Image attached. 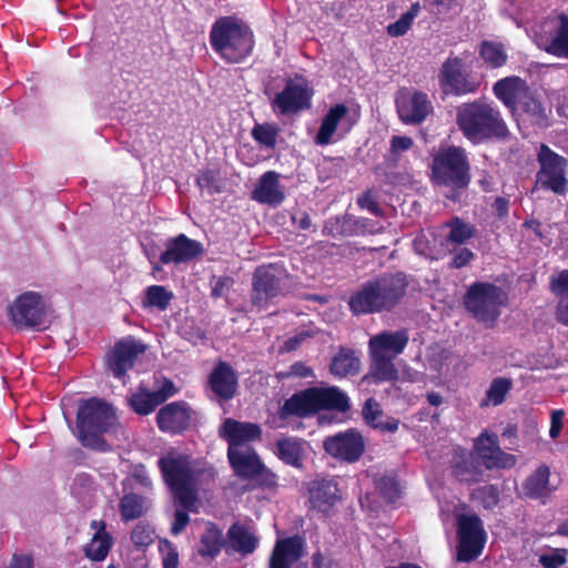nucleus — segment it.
I'll list each match as a JSON object with an SVG mask.
<instances>
[{
    "mask_svg": "<svg viewBox=\"0 0 568 568\" xmlns=\"http://www.w3.org/2000/svg\"><path fill=\"white\" fill-rule=\"evenodd\" d=\"M130 406L139 415H149L156 406L155 397L152 392L141 388L138 393L133 394L129 399Z\"/></svg>",
    "mask_w": 568,
    "mask_h": 568,
    "instance_id": "46",
    "label": "nucleus"
},
{
    "mask_svg": "<svg viewBox=\"0 0 568 568\" xmlns=\"http://www.w3.org/2000/svg\"><path fill=\"white\" fill-rule=\"evenodd\" d=\"M349 407L348 396L338 387H310L285 399L278 409V417L281 420H287L293 416L305 418L324 409L345 413Z\"/></svg>",
    "mask_w": 568,
    "mask_h": 568,
    "instance_id": "6",
    "label": "nucleus"
},
{
    "mask_svg": "<svg viewBox=\"0 0 568 568\" xmlns=\"http://www.w3.org/2000/svg\"><path fill=\"white\" fill-rule=\"evenodd\" d=\"M9 315L18 327L33 328L43 325L45 308L41 295L36 292L19 295L9 307Z\"/></svg>",
    "mask_w": 568,
    "mask_h": 568,
    "instance_id": "14",
    "label": "nucleus"
},
{
    "mask_svg": "<svg viewBox=\"0 0 568 568\" xmlns=\"http://www.w3.org/2000/svg\"><path fill=\"white\" fill-rule=\"evenodd\" d=\"M367 378L374 383L393 382L398 378L394 358L382 354H371V366Z\"/></svg>",
    "mask_w": 568,
    "mask_h": 568,
    "instance_id": "34",
    "label": "nucleus"
},
{
    "mask_svg": "<svg viewBox=\"0 0 568 568\" xmlns=\"http://www.w3.org/2000/svg\"><path fill=\"white\" fill-rule=\"evenodd\" d=\"M145 349L146 346L133 337L119 341L108 356V369L115 378H124L126 372L134 366L138 356L143 354Z\"/></svg>",
    "mask_w": 568,
    "mask_h": 568,
    "instance_id": "17",
    "label": "nucleus"
},
{
    "mask_svg": "<svg viewBox=\"0 0 568 568\" xmlns=\"http://www.w3.org/2000/svg\"><path fill=\"white\" fill-rule=\"evenodd\" d=\"M511 386L513 383L509 378H494L486 393L487 402L485 404L491 403L494 406L500 405L505 400L507 393L511 389Z\"/></svg>",
    "mask_w": 568,
    "mask_h": 568,
    "instance_id": "47",
    "label": "nucleus"
},
{
    "mask_svg": "<svg viewBox=\"0 0 568 568\" xmlns=\"http://www.w3.org/2000/svg\"><path fill=\"white\" fill-rule=\"evenodd\" d=\"M432 179L448 189L445 194L448 200L459 202L470 183V164L465 149L452 145L439 150L433 159Z\"/></svg>",
    "mask_w": 568,
    "mask_h": 568,
    "instance_id": "7",
    "label": "nucleus"
},
{
    "mask_svg": "<svg viewBox=\"0 0 568 568\" xmlns=\"http://www.w3.org/2000/svg\"><path fill=\"white\" fill-rule=\"evenodd\" d=\"M361 369V361L356 356L355 352L341 347L339 351L334 355L329 365V372L336 377H346L348 375H355Z\"/></svg>",
    "mask_w": 568,
    "mask_h": 568,
    "instance_id": "33",
    "label": "nucleus"
},
{
    "mask_svg": "<svg viewBox=\"0 0 568 568\" xmlns=\"http://www.w3.org/2000/svg\"><path fill=\"white\" fill-rule=\"evenodd\" d=\"M227 459L235 476L244 480L261 479L262 484L271 485L272 475L261 460L256 450L250 448H227Z\"/></svg>",
    "mask_w": 568,
    "mask_h": 568,
    "instance_id": "12",
    "label": "nucleus"
},
{
    "mask_svg": "<svg viewBox=\"0 0 568 568\" xmlns=\"http://www.w3.org/2000/svg\"><path fill=\"white\" fill-rule=\"evenodd\" d=\"M307 491L311 508L325 516L338 500V488L333 479L316 478L308 483Z\"/></svg>",
    "mask_w": 568,
    "mask_h": 568,
    "instance_id": "24",
    "label": "nucleus"
},
{
    "mask_svg": "<svg viewBox=\"0 0 568 568\" xmlns=\"http://www.w3.org/2000/svg\"><path fill=\"white\" fill-rule=\"evenodd\" d=\"M348 112V108L343 103L332 106L321 122L314 139L315 143L317 145L331 144L333 135L337 132L338 128L343 130V134L339 138L347 133L352 128V123L347 121Z\"/></svg>",
    "mask_w": 568,
    "mask_h": 568,
    "instance_id": "21",
    "label": "nucleus"
},
{
    "mask_svg": "<svg viewBox=\"0 0 568 568\" xmlns=\"http://www.w3.org/2000/svg\"><path fill=\"white\" fill-rule=\"evenodd\" d=\"M413 139L406 135H394L390 139V151L393 153H400L409 150L413 146Z\"/></svg>",
    "mask_w": 568,
    "mask_h": 568,
    "instance_id": "62",
    "label": "nucleus"
},
{
    "mask_svg": "<svg viewBox=\"0 0 568 568\" xmlns=\"http://www.w3.org/2000/svg\"><path fill=\"white\" fill-rule=\"evenodd\" d=\"M457 560L469 562L476 559L485 545L483 521L477 515H460L457 520Z\"/></svg>",
    "mask_w": 568,
    "mask_h": 568,
    "instance_id": "10",
    "label": "nucleus"
},
{
    "mask_svg": "<svg viewBox=\"0 0 568 568\" xmlns=\"http://www.w3.org/2000/svg\"><path fill=\"white\" fill-rule=\"evenodd\" d=\"M420 12L419 2H414L410 8L400 16V18L387 26V33L390 37H402L408 32L415 18Z\"/></svg>",
    "mask_w": 568,
    "mask_h": 568,
    "instance_id": "44",
    "label": "nucleus"
},
{
    "mask_svg": "<svg viewBox=\"0 0 568 568\" xmlns=\"http://www.w3.org/2000/svg\"><path fill=\"white\" fill-rule=\"evenodd\" d=\"M211 390L222 400L232 399L237 390L239 376L226 362H219L209 376Z\"/></svg>",
    "mask_w": 568,
    "mask_h": 568,
    "instance_id": "26",
    "label": "nucleus"
},
{
    "mask_svg": "<svg viewBox=\"0 0 568 568\" xmlns=\"http://www.w3.org/2000/svg\"><path fill=\"white\" fill-rule=\"evenodd\" d=\"M474 256V253L469 248L460 247L458 250H454L449 266L453 268H462L466 266Z\"/></svg>",
    "mask_w": 568,
    "mask_h": 568,
    "instance_id": "61",
    "label": "nucleus"
},
{
    "mask_svg": "<svg viewBox=\"0 0 568 568\" xmlns=\"http://www.w3.org/2000/svg\"><path fill=\"white\" fill-rule=\"evenodd\" d=\"M212 49L227 63H240L254 48V34L250 27L235 17H221L210 31Z\"/></svg>",
    "mask_w": 568,
    "mask_h": 568,
    "instance_id": "5",
    "label": "nucleus"
},
{
    "mask_svg": "<svg viewBox=\"0 0 568 568\" xmlns=\"http://www.w3.org/2000/svg\"><path fill=\"white\" fill-rule=\"evenodd\" d=\"M231 547L242 554H252L258 544V539L250 531V529L241 524H234L227 531Z\"/></svg>",
    "mask_w": 568,
    "mask_h": 568,
    "instance_id": "36",
    "label": "nucleus"
},
{
    "mask_svg": "<svg viewBox=\"0 0 568 568\" xmlns=\"http://www.w3.org/2000/svg\"><path fill=\"white\" fill-rule=\"evenodd\" d=\"M539 562L544 568H560L567 562V550L555 549L550 554H544L539 557Z\"/></svg>",
    "mask_w": 568,
    "mask_h": 568,
    "instance_id": "56",
    "label": "nucleus"
},
{
    "mask_svg": "<svg viewBox=\"0 0 568 568\" xmlns=\"http://www.w3.org/2000/svg\"><path fill=\"white\" fill-rule=\"evenodd\" d=\"M551 288L556 294L568 293V270L560 272L556 278L551 280Z\"/></svg>",
    "mask_w": 568,
    "mask_h": 568,
    "instance_id": "63",
    "label": "nucleus"
},
{
    "mask_svg": "<svg viewBox=\"0 0 568 568\" xmlns=\"http://www.w3.org/2000/svg\"><path fill=\"white\" fill-rule=\"evenodd\" d=\"M148 510L146 498L134 493L125 494L119 503V511L124 521L138 519Z\"/></svg>",
    "mask_w": 568,
    "mask_h": 568,
    "instance_id": "38",
    "label": "nucleus"
},
{
    "mask_svg": "<svg viewBox=\"0 0 568 568\" xmlns=\"http://www.w3.org/2000/svg\"><path fill=\"white\" fill-rule=\"evenodd\" d=\"M504 291L491 283H473L464 295L463 304L478 322L491 327L500 315L504 304Z\"/></svg>",
    "mask_w": 568,
    "mask_h": 568,
    "instance_id": "8",
    "label": "nucleus"
},
{
    "mask_svg": "<svg viewBox=\"0 0 568 568\" xmlns=\"http://www.w3.org/2000/svg\"><path fill=\"white\" fill-rule=\"evenodd\" d=\"M192 420V409L185 402L166 404L156 415L160 430L170 434H181L186 430Z\"/></svg>",
    "mask_w": 568,
    "mask_h": 568,
    "instance_id": "20",
    "label": "nucleus"
},
{
    "mask_svg": "<svg viewBox=\"0 0 568 568\" xmlns=\"http://www.w3.org/2000/svg\"><path fill=\"white\" fill-rule=\"evenodd\" d=\"M222 532L212 524L206 527L201 537V545L197 552L202 557L214 558L221 550Z\"/></svg>",
    "mask_w": 568,
    "mask_h": 568,
    "instance_id": "42",
    "label": "nucleus"
},
{
    "mask_svg": "<svg viewBox=\"0 0 568 568\" xmlns=\"http://www.w3.org/2000/svg\"><path fill=\"white\" fill-rule=\"evenodd\" d=\"M93 488V478L91 475L81 473L78 474L71 485V491L74 496L81 498Z\"/></svg>",
    "mask_w": 568,
    "mask_h": 568,
    "instance_id": "55",
    "label": "nucleus"
},
{
    "mask_svg": "<svg viewBox=\"0 0 568 568\" xmlns=\"http://www.w3.org/2000/svg\"><path fill=\"white\" fill-rule=\"evenodd\" d=\"M376 488L388 503H395L402 497V487L395 476H382L376 480Z\"/></svg>",
    "mask_w": 568,
    "mask_h": 568,
    "instance_id": "49",
    "label": "nucleus"
},
{
    "mask_svg": "<svg viewBox=\"0 0 568 568\" xmlns=\"http://www.w3.org/2000/svg\"><path fill=\"white\" fill-rule=\"evenodd\" d=\"M447 226L450 229L447 241L459 245L465 244L468 240L474 237L477 232L475 225L465 222L458 216L450 219Z\"/></svg>",
    "mask_w": 568,
    "mask_h": 568,
    "instance_id": "40",
    "label": "nucleus"
},
{
    "mask_svg": "<svg viewBox=\"0 0 568 568\" xmlns=\"http://www.w3.org/2000/svg\"><path fill=\"white\" fill-rule=\"evenodd\" d=\"M362 217L345 214L329 219L325 225V230L332 236H359L363 235Z\"/></svg>",
    "mask_w": 568,
    "mask_h": 568,
    "instance_id": "35",
    "label": "nucleus"
},
{
    "mask_svg": "<svg viewBox=\"0 0 568 568\" xmlns=\"http://www.w3.org/2000/svg\"><path fill=\"white\" fill-rule=\"evenodd\" d=\"M168 551L163 557V568H178L179 566V554L176 549L166 542Z\"/></svg>",
    "mask_w": 568,
    "mask_h": 568,
    "instance_id": "64",
    "label": "nucleus"
},
{
    "mask_svg": "<svg viewBox=\"0 0 568 568\" xmlns=\"http://www.w3.org/2000/svg\"><path fill=\"white\" fill-rule=\"evenodd\" d=\"M153 529L150 525L139 523L132 529L131 540L139 548H146L153 542Z\"/></svg>",
    "mask_w": 568,
    "mask_h": 568,
    "instance_id": "50",
    "label": "nucleus"
},
{
    "mask_svg": "<svg viewBox=\"0 0 568 568\" xmlns=\"http://www.w3.org/2000/svg\"><path fill=\"white\" fill-rule=\"evenodd\" d=\"M305 545V538L300 535L278 539L270 556L268 568H307L302 561Z\"/></svg>",
    "mask_w": 568,
    "mask_h": 568,
    "instance_id": "16",
    "label": "nucleus"
},
{
    "mask_svg": "<svg viewBox=\"0 0 568 568\" xmlns=\"http://www.w3.org/2000/svg\"><path fill=\"white\" fill-rule=\"evenodd\" d=\"M323 447L328 455L336 459L355 463L365 450V442L358 430L349 428L326 437Z\"/></svg>",
    "mask_w": 568,
    "mask_h": 568,
    "instance_id": "15",
    "label": "nucleus"
},
{
    "mask_svg": "<svg viewBox=\"0 0 568 568\" xmlns=\"http://www.w3.org/2000/svg\"><path fill=\"white\" fill-rule=\"evenodd\" d=\"M409 341L406 329L384 331L369 339V353L395 358L402 354Z\"/></svg>",
    "mask_w": 568,
    "mask_h": 568,
    "instance_id": "27",
    "label": "nucleus"
},
{
    "mask_svg": "<svg viewBox=\"0 0 568 568\" xmlns=\"http://www.w3.org/2000/svg\"><path fill=\"white\" fill-rule=\"evenodd\" d=\"M452 473L459 481L475 484L483 480L484 470L480 462L471 453L456 454L453 459Z\"/></svg>",
    "mask_w": 568,
    "mask_h": 568,
    "instance_id": "30",
    "label": "nucleus"
},
{
    "mask_svg": "<svg viewBox=\"0 0 568 568\" xmlns=\"http://www.w3.org/2000/svg\"><path fill=\"white\" fill-rule=\"evenodd\" d=\"M528 90L526 81L516 75L497 81L493 88L495 95L511 111L527 95Z\"/></svg>",
    "mask_w": 568,
    "mask_h": 568,
    "instance_id": "29",
    "label": "nucleus"
},
{
    "mask_svg": "<svg viewBox=\"0 0 568 568\" xmlns=\"http://www.w3.org/2000/svg\"><path fill=\"white\" fill-rule=\"evenodd\" d=\"M475 496L479 498L486 508L495 507L499 501V490L494 485H486L475 490Z\"/></svg>",
    "mask_w": 568,
    "mask_h": 568,
    "instance_id": "54",
    "label": "nucleus"
},
{
    "mask_svg": "<svg viewBox=\"0 0 568 568\" xmlns=\"http://www.w3.org/2000/svg\"><path fill=\"white\" fill-rule=\"evenodd\" d=\"M158 467L174 499L185 509L197 503L199 486L215 478L214 468H194L190 456L174 448L159 458Z\"/></svg>",
    "mask_w": 568,
    "mask_h": 568,
    "instance_id": "1",
    "label": "nucleus"
},
{
    "mask_svg": "<svg viewBox=\"0 0 568 568\" xmlns=\"http://www.w3.org/2000/svg\"><path fill=\"white\" fill-rule=\"evenodd\" d=\"M165 247V251L160 255V262L162 264L187 263L201 255L203 251L200 242L189 239L184 234H179L175 237L169 239Z\"/></svg>",
    "mask_w": 568,
    "mask_h": 568,
    "instance_id": "23",
    "label": "nucleus"
},
{
    "mask_svg": "<svg viewBox=\"0 0 568 568\" xmlns=\"http://www.w3.org/2000/svg\"><path fill=\"white\" fill-rule=\"evenodd\" d=\"M408 287L403 272L383 273L363 282L351 295L348 307L353 315H368L393 311Z\"/></svg>",
    "mask_w": 568,
    "mask_h": 568,
    "instance_id": "2",
    "label": "nucleus"
},
{
    "mask_svg": "<svg viewBox=\"0 0 568 568\" xmlns=\"http://www.w3.org/2000/svg\"><path fill=\"white\" fill-rule=\"evenodd\" d=\"M118 428L119 420L112 405L97 397L80 402L77 430L83 446L99 452L111 449L102 435L113 434Z\"/></svg>",
    "mask_w": 568,
    "mask_h": 568,
    "instance_id": "3",
    "label": "nucleus"
},
{
    "mask_svg": "<svg viewBox=\"0 0 568 568\" xmlns=\"http://www.w3.org/2000/svg\"><path fill=\"white\" fill-rule=\"evenodd\" d=\"M439 85L444 93L464 95L474 93L479 88V81L464 69L460 58H448L438 73Z\"/></svg>",
    "mask_w": 568,
    "mask_h": 568,
    "instance_id": "13",
    "label": "nucleus"
},
{
    "mask_svg": "<svg viewBox=\"0 0 568 568\" xmlns=\"http://www.w3.org/2000/svg\"><path fill=\"white\" fill-rule=\"evenodd\" d=\"M456 122L464 136L473 143L503 139L508 134L499 110L484 101L463 103L456 110Z\"/></svg>",
    "mask_w": 568,
    "mask_h": 568,
    "instance_id": "4",
    "label": "nucleus"
},
{
    "mask_svg": "<svg viewBox=\"0 0 568 568\" xmlns=\"http://www.w3.org/2000/svg\"><path fill=\"white\" fill-rule=\"evenodd\" d=\"M477 458L486 469L511 468L517 459L514 455L505 453L496 435L481 434L476 443Z\"/></svg>",
    "mask_w": 568,
    "mask_h": 568,
    "instance_id": "18",
    "label": "nucleus"
},
{
    "mask_svg": "<svg viewBox=\"0 0 568 568\" xmlns=\"http://www.w3.org/2000/svg\"><path fill=\"white\" fill-rule=\"evenodd\" d=\"M195 508H196V505L192 509H185L182 507V509L175 510L174 520L171 526L172 535L178 536L185 529V527L187 526V524L190 521V516H189L187 511H193V510H195Z\"/></svg>",
    "mask_w": 568,
    "mask_h": 568,
    "instance_id": "59",
    "label": "nucleus"
},
{
    "mask_svg": "<svg viewBox=\"0 0 568 568\" xmlns=\"http://www.w3.org/2000/svg\"><path fill=\"white\" fill-rule=\"evenodd\" d=\"M112 545L113 538L111 535H93L90 542L84 546L83 551L90 560L102 561L106 558Z\"/></svg>",
    "mask_w": 568,
    "mask_h": 568,
    "instance_id": "41",
    "label": "nucleus"
},
{
    "mask_svg": "<svg viewBox=\"0 0 568 568\" xmlns=\"http://www.w3.org/2000/svg\"><path fill=\"white\" fill-rule=\"evenodd\" d=\"M172 298L173 293L168 291L164 286L151 285L145 291L143 306L156 307L160 311H164L170 305Z\"/></svg>",
    "mask_w": 568,
    "mask_h": 568,
    "instance_id": "43",
    "label": "nucleus"
},
{
    "mask_svg": "<svg viewBox=\"0 0 568 568\" xmlns=\"http://www.w3.org/2000/svg\"><path fill=\"white\" fill-rule=\"evenodd\" d=\"M362 416L368 426L375 428L383 417L379 403L373 397L367 398L362 408Z\"/></svg>",
    "mask_w": 568,
    "mask_h": 568,
    "instance_id": "51",
    "label": "nucleus"
},
{
    "mask_svg": "<svg viewBox=\"0 0 568 568\" xmlns=\"http://www.w3.org/2000/svg\"><path fill=\"white\" fill-rule=\"evenodd\" d=\"M396 108L399 119L407 124L422 123L432 110L427 95L418 91L398 97Z\"/></svg>",
    "mask_w": 568,
    "mask_h": 568,
    "instance_id": "25",
    "label": "nucleus"
},
{
    "mask_svg": "<svg viewBox=\"0 0 568 568\" xmlns=\"http://www.w3.org/2000/svg\"><path fill=\"white\" fill-rule=\"evenodd\" d=\"M357 204L361 209L367 210L375 216H381L383 210L377 203V194L375 195L372 190H367L357 197Z\"/></svg>",
    "mask_w": 568,
    "mask_h": 568,
    "instance_id": "57",
    "label": "nucleus"
},
{
    "mask_svg": "<svg viewBox=\"0 0 568 568\" xmlns=\"http://www.w3.org/2000/svg\"><path fill=\"white\" fill-rule=\"evenodd\" d=\"M285 278L286 271L282 266H258L252 276V304L258 308H266L274 298L284 294Z\"/></svg>",
    "mask_w": 568,
    "mask_h": 568,
    "instance_id": "9",
    "label": "nucleus"
},
{
    "mask_svg": "<svg viewBox=\"0 0 568 568\" xmlns=\"http://www.w3.org/2000/svg\"><path fill=\"white\" fill-rule=\"evenodd\" d=\"M537 160L540 165V170L537 173V182L542 189L562 194L568 183L565 176L567 160L546 144L540 145Z\"/></svg>",
    "mask_w": 568,
    "mask_h": 568,
    "instance_id": "11",
    "label": "nucleus"
},
{
    "mask_svg": "<svg viewBox=\"0 0 568 568\" xmlns=\"http://www.w3.org/2000/svg\"><path fill=\"white\" fill-rule=\"evenodd\" d=\"M155 397V404H163L168 398L178 393V388L171 379L164 378L162 386L152 392Z\"/></svg>",
    "mask_w": 568,
    "mask_h": 568,
    "instance_id": "60",
    "label": "nucleus"
},
{
    "mask_svg": "<svg viewBox=\"0 0 568 568\" xmlns=\"http://www.w3.org/2000/svg\"><path fill=\"white\" fill-rule=\"evenodd\" d=\"M480 57L493 68H499L506 63L507 54L501 43L484 41L480 45Z\"/></svg>",
    "mask_w": 568,
    "mask_h": 568,
    "instance_id": "45",
    "label": "nucleus"
},
{
    "mask_svg": "<svg viewBox=\"0 0 568 568\" xmlns=\"http://www.w3.org/2000/svg\"><path fill=\"white\" fill-rule=\"evenodd\" d=\"M276 455L285 464L301 467L303 442L294 437L281 438L276 442Z\"/></svg>",
    "mask_w": 568,
    "mask_h": 568,
    "instance_id": "37",
    "label": "nucleus"
},
{
    "mask_svg": "<svg viewBox=\"0 0 568 568\" xmlns=\"http://www.w3.org/2000/svg\"><path fill=\"white\" fill-rule=\"evenodd\" d=\"M233 284L234 280L230 276H212L211 296L215 300L226 296Z\"/></svg>",
    "mask_w": 568,
    "mask_h": 568,
    "instance_id": "52",
    "label": "nucleus"
},
{
    "mask_svg": "<svg viewBox=\"0 0 568 568\" xmlns=\"http://www.w3.org/2000/svg\"><path fill=\"white\" fill-rule=\"evenodd\" d=\"M545 50L558 58L568 59V17L559 16V26Z\"/></svg>",
    "mask_w": 568,
    "mask_h": 568,
    "instance_id": "39",
    "label": "nucleus"
},
{
    "mask_svg": "<svg viewBox=\"0 0 568 568\" xmlns=\"http://www.w3.org/2000/svg\"><path fill=\"white\" fill-rule=\"evenodd\" d=\"M251 134L261 145L274 149L277 142L278 129L270 123L255 124Z\"/></svg>",
    "mask_w": 568,
    "mask_h": 568,
    "instance_id": "48",
    "label": "nucleus"
},
{
    "mask_svg": "<svg viewBox=\"0 0 568 568\" xmlns=\"http://www.w3.org/2000/svg\"><path fill=\"white\" fill-rule=\"evenodd\" d=\"M549 476V467L546 465L539 466L523 483V494L530 499H539L548 496L551 493Z\"/></svg>",
    "mask_w": 568,
    "mask_h": 568,
    "instance_id": "31",
    "label": "nucleus"
},
{
    "mask_svg": "<svg viewBox=\"0 0 568 568\" xmlns=\"http://www.w3.org/2000/svg\"><path fill=\"white\" fill-rule=\"evenodd\" d=\"M280 376L282 378H290V377H298V378H307L313 377L314 373L313 369L305 365L303 362H295L292 364L286 372H281Z\"/></svg>",
    "mask_w": 568,
    "mask_h": 568,
    "instance_id": "58",
    "label": "nucleus"
},
{
    "mask_svg": "<svg viewBox=\"0 0 568 568\" xmlns=\"http://www.w3.org/2000/svg\"><path fill=\"white\" fill-rule=\"evenodd\" d=\"M311 93L308 89L294 81H288L282 92L273 99L272 105L281 114H294L310 106Z\"/></svg>",
    "mask_w": 568,
    "mask_h": 568,
    "instance_id": "22",
    "label": "nucleus"
},
{
    "mask_svg": "<svg viewBox=\"0 0 568 568\" xmlns=\"http://www.w3.org/2000/svg\"><path fill=\"white\" fill-rule=\"evenodd\" d=\"M219 435L227 442V448H250L248 443L260 439L262 429L255 423H243L226 418L219 429Z\"/></svg>",
    "mask_w": 568,
    "mask_h": 568,
    "instance_id": "19",
    "label": "nucleus"
},
{
    "mask_svg": "<svg viewBox=\"0 0 568 568\" xmlns=\"http://www.w3.org/2000/svg\"><path fill=\"white\" fill-rule=\"evenodd\" d=\"M196 184L202 191H206L210 195L221 192L217 186L216 173L212 170L201 172L196 178Z\"/></svg>",
    "mask_w": 568,
    "mask_h": 568,
    "instance_id": "53",
    "label": "nucleus"
},
{
    "mask_svg": "<svg viewBox=\"0 0 568 568\" xmlns=\"http://www.w3.org/2000/svg\"><path fill=\"white\" fill-rule=\"evenodd\" d=\"M523 114L530 121V123L538 128H548L550 125V109H547L538 99L530 94L529 90L527 95L519 101Z\"/></svg>",
    "mask_w": 568,
    "mask_h": 568,
    "instance_id": "32",
    "label": "nucleus"
},
{
    "mask_svg": "<svg viewBox=\"0 0 568 568\" xmlns=\"http://www.w3.org/2000/svg\"><path fill=\"white\" fill-rule=\"evenodd\" d=\"M280 174L267 171L261 175L251 197L262 204L278 205L285 200V194L280 186Z\"/></svg>",
    "mask_w": 568,
    "mask_h": 568,
    "instance_id": "28",
    "label": "nucleus"
}]
</instances>
